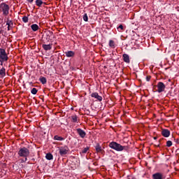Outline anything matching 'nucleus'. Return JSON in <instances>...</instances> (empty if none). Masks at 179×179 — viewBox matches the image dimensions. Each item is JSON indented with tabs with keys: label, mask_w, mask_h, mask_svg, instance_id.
I'll return each instance as SVG.
<instances>
[{
	"label": "nucleus",
	"mask_w": 179,
	"mask_h": 179,
	"mask_svg": "<svg viewBox=\"0 0 179 179\" xmlns=\"http://www.w3.org/2000/svg\"><path fill=\"white\" fill-rule=\"evenodd\" d=\"M108 146L111 149H113V150H116V152H122V150H125L126 152H128V150H129V146L128 145L123 146L115 141L110 142Z\"/></svg>",
	"instance_id": "obj_1"
},
{
	"label": "nucleus",
	"mask_w": 179,
	"mask_h": 179,
	"mask_svg": "<svg viewBox=\"0 0 179 179\" xmlns=\"http://www.w3.org/2000/svg\"><path fill=\"white\" fill-rule=\"evenodd\" d=\"M29 155H30V151H29V149H27V148L24 147L20 149V150L18 151V155L20 157H24V159H22L21 163H24L27 162V156H29Z\"/></svg>",
	"instance_id": "obj_2"
},
{
	"label": "nucleus",
	"mask_w": 179,
	"mask_h": 179,
	"mask_svg": "<svg viewBox=\"0 0 179 179\" xmlns=\"http://www.w3.org/2000/svg\"><path fill=\"white\" fill-rule=\"evenodd\" d=\"M9 59L8 54H6V50L3 48H0V62H6Z\"/></svg>",
	"instance_id": "obj_3"
},
{
	"label": "nucleus",
	"mask_w": 179,
	"mask_h": 179,
	"mask_svg": "<svg viewBox=\"0 0 179 179\" xmlns=\"http://www.w3.org/2000/svg\"><path fill=\"white\" fill-rule=\"evenodd\" d=\"M156 87H157V92L158 93H162L166 90V85L162 82H159L157 85L153 87V89H156Z\"/></svg>",
	"instance_id": "obj_4"
},
{
	"label": "nucleus",
	"mask_w": 179,
	"mask_h": 179,
	"mask_svg": "<svg viewBox=\"0 0 179 179\" xmlns=\"http://www.w3.org/2000/svg\"><path fill=\"white\" fill-rule=\"evenodd\" d=\"M1 8L2 9L3 16H8L9 15V5L6 4V3H1Z\"/></svg>",
	"instance_id": "obj_5"
},
{
	"label": "nucleus",
	"mask_w": 179,
	"mask_h": 179,
	"mask_svg": "<svg viewBox=\"0 0 179 179\" xmlns=\"http://www.w3.org/2000/svg\"><path fill=\"white\" fill-rule=\"evenodd\" d=\"M45 35L46 40L50 43H52V40H54V33H52V31L45 29Z\"/></svg>",
	"instance_id": "obj_6"
},
{
	"label": "nucleus",
	"mask_w": 179,
	"mask_h": 179,
	"mask_svg": "<svg viewBox=\"0 0 179 179\" xmlns=\"http://www.w3.org/2000/svg\"><path fill=\"white\" fill-rule=\"evenodd\" d=\"M68 152H69V148L68 145L62 146L59 148V153L60 156H65V155H68Z\"/></svg>",
	"instance_id": "obj_7"
},
{
	"label": "nucleus",
	"mask_w": 179,
	"mask_h": 179,
	"mask_svg": "<svg viewBox=\"0 0 179 179\" xmlns=\"http://www.w3.org/2000/svg\"><path fill=\"white\" fill-rule=\"evenodd\" d=\"M166 176L160 172H157L152 174V179H165Z\"/></svg>",
	"instance_id": "obj_8"
},
{
	"label": "nucleus",
	"mask_w": 179,
	"mask_h": 179,
	"mask_svg": "<svg viewBox=\"0 0 179 179\" xmlns=\"http://www.w3.org/2000/svg\"><path fill=\"white\" fill-rule=\"evenodd\" d=\"M48 54V57H45V59L49 61V64L48 65H50V66H52V64H54V57H52V53L51 52H48L46 53V55Z\"/></svg>",
	"instance_id": "obj_9"
},
{
	"label": "nucleus",
	"mask_w": 179,
	"mask_h": 179,
	"mask_svg": "<svg viewBox=\"0 0 179 179\" xmlns=\"http://www.w3.org/2000/svg\"><path fill=\"white\" fill-rule=\"evenodd\" d=\"M96 153H101V155L104 154V150L101 148V145H100V143H97L96 145L94 146Z\"/></svg>",
	"instance_id": "obj_10"
},
{
	"label": "nucleus",
	"mask_w": 179,
	"mask_h": 179,
	"mask_svg": "<svg viewBox=\"0 0 179 179\" xmlns=\"http://www.w3.org/2000/svg\"><path fill=\"white\" fill-rule=\"evenodd\" d=\"M91 97H93L94 99H96L98 101H103V96L99 95V93L94 92L91 94Z\"/></svg>",
	"instance_id": "obj_11"
},
{
	"label": "nucleus",
	"mask_w": 179,
	"mask_h": 179,
	"mask_svg": "<svg viewBox=\"0 0 179 179\" xmlns=\"http://www.w3.org/2000/svg\"><path fill=\"white\" fill-rule=\"evenodd\" d=\"M161 134L164 138H169V136H170V130L167 129H162Z\"/></svg>",
	"instance_id": "obj_12"
},
{
	"label": "nucleus",
	"mask_w": 179,
	"mask_h": 179,
	"mask_svg": "<svg viewBox=\"0 0 179 179\" xmlns=\"http://www.w3.org/2000/svg\"><path fill=\"white\" fill-rule=\"evenodd\" d=\"M76 131H77V134H79V136L80 138H85V136H86V131H84L83 129L78 128V129H76Z\"/></svg>",
	"instance_id": "obj_13"
},
{
	"label": "nucleus",
	"mask_w": 179,
	"mask_h": 179,
	"mask_svg": "<svg viewBox=\"0 0 179 179\" xmlns=\"http://www.w3.org/2000/svg\"><path fill=\"white\" fill-rule=\"evenodd\" d=\"M130 36H131V38L132 40H134L135 41H138V40L139 39V35H138V34H136V32L134 31H132L130 33Z\"/></svg>",
	"instance_id": "obj_14"
},
{
	"label": "nucleus",
	"mask_w": 179,
	"mask_h": 179,
	"mask_svg": "<svg viewBox=\"0 0 179 179\" xmlns=\"http://www.w3.org/2000/svg\"><path fill=\"white\" fill-rule=\"evenodd\" d=\"M51 48H52V42H50V41H46V44H45V53L47 54V52L48 51V50H51Z\"/></svg>",
	"instance_id": "obj_15"
},
{
	"label": "nucleus",
	"mask_w": 179,
	"mask_h": 179,
	"mask_svg": "<svg viewBox=\"0 0 179 179\" xmlns=\"http://www.w3.org/2000/svg\"><path fill=\"white\" fill-rule=\"evenodd\" d=\"M64 54L66 55V57H67V58L75 57V52L72 50H69L67 52H65Z\"/></svg>",
	"instance_id": "obj_16"
},
{
	"label": "nucleus",
	"mask_w": 179,
	"mask_h": 179,
	"mask_svg": "<svg viewBox=\"0 0 179 179\" xmlns=\"http://www.w3.org/2000/svg\"><path fill=\"white\" fill-rule=\"evenodd\" d=\"M122 58H123L124 62H126V64H129L130 62L129 55H128L127 54H123Z\"/></svg>",
	"instance_id": "obj_17"
},
{
	"label": "nucleus",
	"mask_w": 179,
	"mask_h": 179,
	"mask_svg": "<svg viewBox=\"0 0 179 179\" xmlns=\"http://www.w3.org/2000/svg\"><path fill=\"white\" fill-rule=\"evenodd\" d=\"M5 76H6V70L5 69V67H2L0 69V77L5 78Z\"/></svg>",
	"instance_id": "obj_18"
},
{
	"label": "nucleus",
	"mask_w": 179,
	"mask_h": 179,
	"mask_svg": "<svg viewBox=\"0 0 179 179\" xmlns=\"http://www.w3.org/2000/svg\"><path fill=\"white\" fill-rule=\"evenodd\" d=\"M6 24L8 26V30H10L13 27V21L8 20L6 22Z\"/></svg>",
	"instance_id": "obj_19"
},
{
	"label": "nucleus",
	"mask_w": 179,
	"mask_h": 179,
	"mask_svg": "<svg viewBox=\"0 0 179 179\" xmlns=\"http://www.w3.org/2000/svg\"><path fill=\"white\" fill-rule=\"evenodd\" d=\"M45 159L47 160H52V159H54V156L52 155V154H51V152H48L45 155Z\"/></svg>",
	"instance_id": "obj_20"
},
{
	"label": "nucleus",
	"mask_w": 179,
	"mask_h": 179,
	"mask_svg": "<svg viewBox=\"0 0 179 179\" xmlns=\"http://www.w3.org/2000/svg\"><path fill=\"white\" fill-rule=\"evenodd\" d=\"M53 139L55 141H65V138H63L62 136H59L58 135H55Z\"/></svg>",
	"instance_id": "obj_21"
},
{
	"label": "nucleus",
	"mask_w": 179,
	"mask_h": 179,
	"mask_svg": "<svg viewBox=\"0 0 179 179\" xmlns=\"http://www.w3.org/2000/svg\"><path fill=\"white\" fill-rule=\"evenodd\" d=\"M31 29L33 31H37L38 30V25H37V24H33L31 25Z\"/></svg>",
	"instance_id": "obj_22"
},
{
	"label": "nucleus",
	"mask_w": 179,
	"mask_h": 179,
	"mask_svg": "<svg viewBox=\"0 0 179 179\" xmlns=\"http://www.w3.org/2000/svg\"><path fill=\"white\" fill-rule=\"evenodd\" d=\"M45 4V3H43L42 0H36V6H38L39 8L43 4Z\"/></svg>",
	"instance_id": "obj_23"
},
{
	"label": "nucleus",
	"mask_w": 179,
	"mask_h": 179,
	"mask_svg": "<svg viewBox=\"0 0 179 179\" xmlns=\"http://www.w3.org/2000/svg\"><path fill=\"white\" fill-rule=\"evenodd\" d=\"M109 47H110V48H115V43L114 42V41H109Z\"/></svg>",
	"instance_id": "obj_24"
},
{
	"label": "nucleus",
	"mask_w": 179,
	"mask_h": 179,
	"mask_svg": "<svg viewBox=\"0 0 179 179\" xmlns=\"http://www.w3.org/2000/svg\"><path fill=\"white\" fill-rule=\"evenodd\" d=\"M45 8H46L45 14H46V17H47L50 16V15H51V11L50 10V7L46 6Z\"/></svg>",
	"instance_id": "obj_25"
},
{
	"label": "nucleus",
	"mask_w": 179,
	"mask_h": 179,
	"mask_svg": "<svg viewBox=\"0 0 179 179\" xmlns=\"http://www.w3.org/2000/svg\"><path fill=\"white\" fill-rule=\"evenodd\" d=\"M89 149H90L89 147H86L81 150L80 153H82L83 155H85V153H87V151L89 150Z\"/></svg>",
	"instance_id": "obj_26"
},
{
	"label": "nucleus",
	"mask_w": 179,
	"mask_h": 179,
	"mask_svg": "<svg viewBox=\"0 0 179 179\" xmlns=\"http://www.w3.org/2000/svg\"><path fill=\"white\" fill-rule=\"evenodd\" d=\"M72 122H78V116L72 115L71 116Z\"/></svg>",
	"instance_id": "obj_27"
},
{
	"label": "nucleus",
	"mask_w": 179,
	"mask_h": 179,
	"mask_svg": "<svg viewBox=\"0 0 179 179\" xmlns=\"http://www.w3.org/2000/svg\"><path fill=\"white\" fill-rule=\"evenodd\" d=\"M117 29L119 31H122V30H124V25L122 24H120L117 27Z\"/></svg>",
	"instance_id": "obj_28"
},
{
	"label": "nucleus",
	"mask_w": 179,
	"mask_h": 179,
	"mask_svg": "<svg viewBox=\"0 0 179 179\" xmlns=\"http://www.w3.org/2000/svg\"><path fill=\"white\" fill-rule=\"evenodd\" d=\"M173 146V142L171 141H168L166 142V148H171Z\"/></svg>",
	"instance_id": "obj_29"
},
{
	"label": "nucleus",
	"mask_w": 179,
	"mask_h": 179,
	"mask_svg": "<svg viewBox=\"0 0 179 179\" xmlns=\"http://www.w3.org/2000/svg\"><path fill=\"white\" fill-rule=\"evenodd\" d=\"M83 20H84V22H88L89 21V17H87V13L84 14Z\"/></svg>",
	"instance_id": "obj_30"
},
{
	"label": "nucleus",
	"mask_w": 179,
	"mask_h": 179,
	"mask_svg": "<svg viewBox=\"0 0 179 179\" xmlns=\"http://www.w3.org/2000/svg\"><path fill=\"white\" fill-rule=\"evenodd\" d=\"M22 22H24V23H27V22H29V17H27V16H24L22 17Z\"/></svg>",
	"instance_id": "obj_31"
},
{
	"label": "nucleus",
	"mask_w": 179,
	"mask_h": 179,
	"mask_svg": "<svg viewBox=\"0 0 179 179\" xmlns=\"http://www.w3.org/2000/svg\"><path fill=\"white\" fill-rule=\"evenodd\" d=\"M84 111H85L86 115H90V110H89V109H87V108H85V110H84Z\"/></svg>",
	"instance_id": "obj_32"
},
{
	"label": "nucleus",
	"mask_w": 179,
	"mask_h": 179,
	"mask_svg": "<svg viewBox=\"0 0 179 179\" xmlns=\"http://www.w3.org/2000/svg\"><path fill=\"white\" fill-rule=\"evenodd\" d=\"M31 93L32 94H37V89L36 88H33L31 91Z\"/></svg>",
	"instance_id": "obj_33"
},
{
	"label": "nucleus",
	"mask_w": 179,
	"mask_h": 179,
	"mask_svg": "<svg viewBox=\"0 0 179 179\" xmlns=\"http://www.w3.org/2000/svg\"><path fill=\"white\" fill-rule=\"evenodd\" d=\"M40 80H41V83H43V85H45V78L41 77L40 78Z\"/></svg>",
	"instance_id": "obj_34"
},
{
	"label": "nucleus",
	"mask_w": 179,
	"mask_h": 179,
	"mask_svg": "<svg viewBox=\"0 0 179 179\" xmlns=\"http://www.w3.org/2000/svg\"><path fill=\"white\" fill-rule=\"evenodd\" d=\"M172 139H173V141H174V142H176V143L179 145V139L178 138H176L174 137H172Z\"/></svg>",
	"instance_id": "obj_35"
},
{
	"label": "nucleus",
	"mask_w": 179,
	"mask_h": 179,
	"mask_svg": "<svg viewBox=\"0 0 179 179\" xmlns=\"http://www.w3.org/2000/svg\"><path fill=\"white\" fill-rule=\"evenodd\" d=\"M150 79H152V76H146V80H147V82H150Z\"/></svg>",
	"instance_id": "obj_36"
},
{
	"label": "nucleus",
	"mask_w": 179,
	"mask_h": 179,
	"mask_svg": "<svg viewBox=\"0 0 179 179\" xmlns=\"http://www.w3.org/2000/svg\"><path fill=\"white\" fill-rule=\"evenodd\" d=\"M129 179H136V178L133 177V176H130V177L129 178Z\"/></svg>",
	"instance_id": "obj_37"
},
{
	"label": "nucleus",
	"mask_w": 179,
	"mask_h": 179,
	"mask_svg": "<svg viewBox=\"0 0 179 179\" xmlns=\"http://www.w3.org/2000/svg\"><path fill=\"white\" fill-rule=\"evenodd\" d=\"M42 47L44 50H45V44L42 45Z\"/></svg>",
	"instance_id": "obj_38"
},
{
	"label": "nucleus",
	"mask_w": 179,
	"mask_h": 179,
	"mask_svg": "<svg viewBox=\"0 0 179 179\" xmlns=\"http://www.w3.org/2000/svg\"><path fill=\"white\" fill-rule=\"evenodd\" d=\"M30 3H31L33 2V1L34 0H27Z\"/></svg>",
	"instance_id": "obj_39"
},
{
	"label": "nucleus",
	"mask_w": 179,
	"mask_h": 179,
	"mask_svg": "<svg viewBox=\"0 0 179 179\" xmlns=\"http://www.w3.org/2000/svg\"><path fill=\"white\" fill-rule=\"evenodd\" d=\"M154 139H155V141H156V139H157V137H154Z\"/></svg>",
	"instance_id": "obj_40"
},
{
	"label": "nucleus",
	"mask_w": 179,
	"mask_h": 179,
	"mask_svg": "<svg viewBox=\"0 0 179 179\" xmlns=\"http://www.w3.org/2000/svg\"><path fill=\"white\" fill-rule=\"evenodd\" d=\"M48 64V60H46V65Z\"/></svg>",
	"instance_id": "obj_41"
},
{
	"label": "nucleus",
	"mask_w": 179,
	"mask_h": 179,
	"mask_svg": "<svg viewBox=\"0 0 179 179\" xmlns=\"http://www.w3.org/2000/svg\"><path fill=\"white\" fill-rule=\"evenodd\" d=\"M157 147H158V148H160V144H158V145H157Z\"/></svg>",
	"instance_id": "obj_42"
},
{
	"label": "nucleus",
	"mask_w": 179,
	"mask_h": 179,
	"mask_svg": "<svg viewBox=\"0 0 179 179\" xmlns=\"http://www.w3.org/2000/svg\"><path fill=\"white\" fill-rule=\"evenodd\" d=\"M46 108H48V110H50V108H48V106H46Z\"/></svg>",
	"instance_id": "obj_43"
},
{
	"label": "nucleus",
	"mask_w": 179,
	"mask_h": 179,
	"mask_svg": "<svg viewBox=\"0 0 179 179\" xmlns=\"http://www.w3.org/2000/svg\"><path fill=\"white\" fill-rule=\"evenodd\" d=\"M0 34H1V31H0Z\"/></svg>",
	"instance_id": "obj_44"
}]
</instances>
